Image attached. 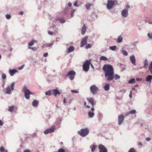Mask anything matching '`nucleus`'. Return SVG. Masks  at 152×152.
<instances>
[{
    "label": "nucleus",
    "instance_id": "obj_1",
    "mask_svg": "<svg viewBox=\"0 0 152 152\" xmlns=\"http://www.w3.org/2000/svg\"><path fill=\"white\" fill-rule=\"evenodd\" d=\"M105 74V76L107 81L112 80L114 77V69L112 66L105 64L103 67Z\"/></svg>",
    "mask_w": 152,
    "mask_h": 152
},
{
    "label": "nucleus",
    "instance_id": "obj_2",
    "mask_svg": "<svg viewBox=\"0 0 152 152\" xmlns=\"http://www.w3.org/2000/svg\"><path fill=\"white\" fill-rule=\"evenodd\" d=\"M14 89V83H11L10 86H8L4 89V92L7 94H10L12 93V91Z\"/></svg>",
    "mask_w": 152,
    "mask_h": 152
},
{
    "label": "nucleus",
    "instance_id": "obj_3",
    "mask_svg": "<svg viewBox=\"0 0 152 152\" xmlns=\"http://www.w3.org/2000/svg\"><path fill=\"white\" fill-rule=\"evenodd\" d=\"M22 91L24 93V96L25 98L29 100L30 98V95L32 94V93L30 90L26 86L23 87L22 89Z\"/></svg>",
    "mask_w": 152,
    "mask_h": 152
},
{
    "label": "nucleus",
    "instance_id": "obj_4",
    "mask_svg": "<svg viewBox=\"0 0 152 152\" xmlns=\"http://www.w3.org/2000/svg\"><path fill=\"white\" fill-rule=\"evenodd\" d=\"M89 130L88 128L81 129L80 131H78V134L82 137H85L88 134Z\"/></svg>",
    "mask_w": 152,
    "mask_h": 152
},
{
    "label": "nucleus",
    "instance_id": "obj_5",
    "mask_svg": "<svg viewBox=\"0 0 152 152\" xmlns=\"http://www.w3.org/2000/svg\"><path fill=\"white\" fill-rule=\"evenodd\" d=\"M90 64V61L88 60H86L85 61L83 66V70L86 72H88L89 69V65Z\"/></svg>",
    "mask_w": 152,
    "mask_h": 152
},
{
    "label": "nucleus",
    "instance_id": "obj_6",
    "mask_svg": "<svg viewBox=\"0 0 152 152\" xmlns=\"http://www.w3.org/2000/svg\"><path fill=\"white\" fill-rule=\"evenodd\" d=\"M90 90L93 94H96L97 91L99 90V89L96 85H94L91 86Z\"/></svg>",
    "mask_w": 152,
    "mask_h": 152
},
{
    "label": "nucleus",
    "instance_id": "obj_7",
    "mask_svg": "<svg viewBox=\"0 0 152 152\" xmlns=\"http://www.w3.org/2000/svg\"><path fill=\"white\" fill-rule=\"evenodd\" d=\"M75 74L76 73L74 71L71 70L66 75V76H69L70 79L71 80H72L74 78L75 75Z\"/></svg>",
    "mask_w": 152,
    "mask_h": 152
},
{
    "label": "nucleus",
    "instance_id": "obj_8",
    "mask_svg": "<svg viewBox=\"0 0 152 152\" xmlns=\"http://www.w3.org/2000/svg\"><path fill=\"white\" fill-rule=\"evenodd\" d=\"M114 4V1H113L108 0L107 4V7L108 10H110L112 9Z\"/></svg>",
    "mask_w": 152,
    "mask_h": 152
},
{
    "label": "nucleus",
    "instance_id": "obj_9",
    "mask_svg": "<svg viewBox=\"0 0 152 152\" xmlns=\"http://www.w3.org/2000/svg\"><path fill=\"white\" fill-rule=\"evenodd\" d=\"M55 129V126H53L50 129H48L45 130L44 132V134H47L48 133H53Z\"/></svg>",
    "mask_w": 152,
    "mask_h": 152
},
{
    "label": "nucleus",
    "instance_id": "obj_10",
    "mask_svg": "<svg viewBox=\"0 0 152 152\" xmlns=\"http://www.w3.org/2000/svg\"><path fill=\"white\" fill-rule=\"evenodd\" d=\"M99 152H107V150L106 147L102 144H100L98 147Z\"/></svg>",
    "mask_w": 152,
    "mask_h": 152
},
{
    "label": "nucleus",
    "instance_id": "obj_11",
    "mask_svg": "<svg viewBox=\"0 0 152 152\" xmlns=\"http://www.w3.org/2000/svg\"><path fill=\"white\" fill-rule=\"evenodd\" d=\"M88 36H86L83 37L82 39L81 42V47H83L86 45L87 43V40L88 39Z\"/></svg>",
    "mask_w": 152,
    "mask_h": 152
},
{
    "label": "nucleus",
    "instance_id": "obj_12",
    "mask_svg": "<svg viewBox=\"0 0 152 152\" xmlns=\"http://www.w3.org/2000/svg\"><path fill=\"white\" fill-rule=\"evenodd\" d=\"M124 116L123 115H118V124L120 125L122 124L124 121Z\"/></svg>",
    "mask_w": 152,
    "mask_h": 152
},
{
    "label": "nucleus",
    "instance_id": "obj_13",
    "mask_svg": "<svg viewBox=\"0 0 152 152\" xmlns=\"http://www.w3.org/2000/svg\"><path fill=\"white\" fill-rule=\"evenodd\" d=\"M122 17L124 18H126L128 15V11L126 9H124L122 10L121 12Z\"/></svg>",
    "mask_w": 152,
    "mask_h": 152
},
{
    "label": "nucleus",
    "instance_id": "obj_14",
    "mask_svg": "<svg viewBox=\"0 0 152 152\" xmlns=\"http://www.w3.org/2000/svg\"><path fill=\"white\" fill-rule=\"evenodd\" d=\"M87 99L88 102L91 104L92 107L91 108V110L92 111H94V99L93 98H88Z\"/></svg>",
    "mask_w": 152,
    "mask_h": 152
},
{
    "label": "nucleus",
    "instance_id": "obj_15",
    "mask_svg": "<svg viewBox=\"0 0 152 152\" xmlns=\"http://www.w3.org/2000/svg\"><path fill=\"white\" fill-rule=\"evenodd\" d=\"M129 59L131 63L133 64L136 65V59L135 56L134 55L131 56L129 57Z\"/></svg>",
    "mask_w": 152,
    "mask_h": 152
},
{
    "label": "nucleus",
    "instance_id": "obj_16",
    "mask_svg": "<svg viewBox=\"0 0 152 152\" xmlns=\"http://www.w3.org/2000/svg\"><path fill=\"white\" fill-rule=\"evenodd\" d=\"M18 71L15 69H10L9 72L11 76H13Z\"/></svg>",
    "mask_w": 152,
    "mask_h": 152
},
{
    "label": "nucleus",
    "instance_id": "obj_17",
    "mask_svg": "<svg viewBox=\"0 0 152 152\" xmlns=\"http://www.w3.org/2000/svg\"><path fill=\"white\" fill-rule=\"evenodd\" d=\"M53 94L55 96H56L58 95H60L61 93L57 89H55L53 90Z\"/></svg>",
    "mask_w": 152,
    "mask_h": 152
},
{
    "label": "nucleus",
    "instance_id": "obj_18",
    "mask_svg": "<svg viewBox=\"0 0 152 152\" xmlns=\"http://www.w3.org/2000/svg\"><path fill=\"white\" fill-rule=\"evenodd\" d=\"M88 115L89 117L90 118H93L94 115V111L92 112L91 110V109L90 110L88 111Z\"/></svg>",
    "mask_w": 152,
    "mask_h": 152
},
{
    "label": "nucleus",
    "instance_id": "obj_19",
    "mask_svg": "<svg viewBox=\"0 0 152 152\" xmlns=\"http://www.w3.org/2000/svg\"><path fill=\"white\" fill-rule=\"evenodd\" d=\"M54 44L53 42H52L50 43H45L42 46V48H45L47 47H50L51 46L53 45Z\"/></svg>",
    "mask_w": 152,
    "mask_h": 152
},
{
    "label": "nucleus",
    "instance_id": "obj_20",
    "mask_svg": "<svg viewBox=\"0 0 152 152\" xmlns=\"http://www.w3.org/2000/svg\"><path fill=\"white\" fill-rule=\"evenodd\" d=\"M38 101L36 100H35L33 101V102H32V105L34 107H37L38 106Z\"/></svg>",
    "mask_w": 152,
    "mask_h": 152
},
{
    "label": "nucleus",
    "instance_id": "obj_21",
    "mask_svg": "<svg viewBox=\"0 0 152 152\" xmlns=\"http://www.w3.org/2000/svg\"><path fill=\"white\" fill-rule=\"evenodd\" d=\"M75 50V48L74 46H70L68 49L67 52L68 53H70L74 51Z\"/></svg>",
    "mask_w": 152,
    "mask_h": 152
},
{
    "label": "nucleus",
    "instance_id": "obj_22",
    "mask_svg": "<svg viewBox=\"0 0 152 152\" xmlns=\"http://www.w3.org/2000/svg\"><path fill=\"white\" fill-rule=\"evenodd\" d=\"M37 41L35 40H32L31 41L29 42L28 44V46L31 47L33 46L35 43H37Z\"/></svg>",
    "mask_w": 152,
    "mask_h": 152
},
{
    "label": "nucleus",
    "instance_id": "obj_23",
    "mask_svg": "<svg viewBox=\"0 0 152 152\" xmlns=\"http://www.w3.org/2000/svg\"><path fill=\"white\" fill-rule=\"evenodd\" d=\"M86 26L85 24H84L81 29V33L82 34H84L85 33L86 31Z\"/></svg>",
    "mask_w": 152,
    "mask_h": 152
},
{
    "label": "nucleus",
    "instance_id": "obj_24",
    "mask_svg": "<svg viewBox=\"0 0 152 152\" xmlns=\"http://www.w3.org/2000/svg\"><path fill=\"white\" fill-rule=\"evenodd\" d=\"M46 96H50L53 94V90H50L48 91L45 93Z\"/></svg>",
    "mask_w": 152,
    "mask_h": 152
},
{
    "label": "nucleus",
    "instance_id": "obj_25",
    "mask_svg": "<svg viewBox=\"0 0 152 152\" xmlns=\"http://www.w3.org/2000/svg\"><path fill=\"white\" fill-rule=\"evenodd\" d=\"M15 108V106H9L8 108V111L10 112H12Z\"/></svg>",
    "mask_w": 152,
    "mask_h": 152
},
{
    "label": "nucleus",
    "instance_id": "obj_26",
    "mask_svg": "<svg viewBox=\"0 0 152 152\" xmlns=\"http://www.w3.org/2000/svg\"><path fill=\"white\" fill-rule=\"evenodd\" d=\"M152 79V76L151 75H148L145 78V80L148 82L150 81Z\"/></svg>",
    "mask_w": 152,
    "mask_h": 152
},
{
    "label": "nucleus",
    "instance_id": "obj_27",
    "mask_svg": "<svg viewBox=\"0 0 152 152\" xmlns=\"http://www.w3.org/2000/svg\"><path fill=\"white\" fill-rule=\"evenodd\" d=\"M121 52L123 55L125 56H127L128 55V52L125 50L122 49L121 50Z\"/></svg>",
    "mask_w": 152,
    "mask_h": 152
},
{
    "label": "nucleus",
    "instance_id": "obj_28",
    "mask_svg": "<svg viewBox=\"0 0 152 152\" xmlns=\"http://www.w3.org/2000/svg\"><path fill=\"white\" fill-rule=\"evenodd\" d=\"M109 84H106L104 87V89L105 91H107L110 89Z\"/></svg>",
    "mask_w": 152,
    "mask_h": 152
},
{
    "label": "nucleus",
    "instance_id": "obj_29",
    "mask_svg": "<svg viewBox=\"0 0 152 152\" xmlns=\"http://www.w3.org/2000/svg\"><path fill=\"white\" fill-rule=\"evenodd\" d=\"M96 147V146L95 145H93L92 146H90V148H91V151L92 152L94 151Z\"/></svg>",
    "mask_w": 152,
    "mask_h": 152
},
{
    "label": "nucleus",
    "instance_id": "obj_30",
    "mask_svg": "<svg viewBox=\"0 0 152 152\" xmlns=\"http://www.w3.org/2000/svg\"><path fill=\"white\" fill-rule=\"evenodd\" d=\"M28 49H31L33 51H35L37 50L38 49V48L36 47H31L30 46H28Z\"/></svg>",
    "mask_w": 152,
    "mask_h": 152
},
{
    "label": "nucleus",
    "instance_id": "obj_31",
    "mask_svg": "<svg viewBox=\"0 0 152 152\" xmlns=\"http://www.w3.org/2000/svg\"><path fill=\"white\" fill-rule=\"evenodd\" d=\"M123 40V38L121 36H119L117 39V42L118 43H121L122 42Z\"/></svg>",
    "mask_w": 152,
    "mask_h": 152
},
{
    "label": "nucleus",
    "instance_id": "obj_32",
    "mask_svg": "<svg viewBox=\"0 0 152 152\" xmlns=\"http://www.w3.org/2000/svg\"><path fill=\"white\" fill-rule=\"evenodd\" d=\"M135 81V79L134 78H132L129 81L128 83L129 84H132L134 83Z\"/></svg>",
    "mask_w": 152,
    "mask_h": 152
},
{
    "label": "nucleus",
    "instance_id": "obj_33",
    "mask_svg": "<svg viewBox=\"0 0 152 152\" xmlns=\"http://www.w3.org/2000/svg\"><path fill=\"white\" fill-rule=\"evenodd\" d=\"M148 61L147 59H146L144 61V64L143 66V67L144 68H146L147 66H148Z\"/></svg>",
    "mask_w": 152,
    "mask_h": 152
},
{
    "label": "nucleus",
    "instance_id": "obj_34",
    "mask_svg": "<svg viewBox=\"0 0 152 152\" xmlns=\"http://www.w3.org/2000/svg\"><path fill=\"white\" fill-rule=\"evenodd\" d=\"M58 20L61 23H64L65 22V20L62 18H59L58 19Z\"/></svg>",
    "mask_w": 152,
    "mask_h": 152
},
{
    "label": "nucleus",
    "instance_id": "obj_35",
    "mask_svg": "<svg viewBox=\"0 0 152 152\" xmlns=\"http://www.w3.org/2000/svg\"><path fill=\"white\" fill-rule=\"evenodd\" d=\"M136 111L135 110H132L130 111L128 113H127L128 115L129 114H134L136 113Z\"/></svg>",
    "mask_w": 152,
    "mask_h": 152
},
{
    "label": "nucleus",
    "instance_id": "obj_36",
    "mask_svg": "<svg viewBox=\"0 0 152 152\" xmlns=\"http://www.w3.org/2000/svg\"><path fill=\"white\" fill-rule=\"evenodd\" d=\"M149 69L150 71L151 74L152 75V61L149 65Z\"/></svg>",
    "mask_w": 152,
    "mask_h": 152
},
{
    "label": "nucleus",
    "instance_id": "obj_37",
    "mask_svg": "<svg viewBox=\"0 0 152 152\" xmlns=\"http://www.w3.org/2000/svg\"><path fill=\"white\" fill-rule=\"evenodd\" d=\"M109 48L112 50L114 51L116 48V46H110L109 47Z\"/></svg>",
    "mask_w": 152,
    "mask_h": 152
},
{
    "label": "nucleus",
    "instance_id": "obj_38",
    "mask_svg": "<svg viewBox=\"0 0 152 152\" xmlns=\"http://www.w3.org/2000/svg\"><path fill=\"white\" fill-rule=\"evenodd\" d=\"M100 59L103 61H106L107 60V58L104 56H102L100 57Z\"/></svg>",
    "mask_w": 152,
    "mask_h": 152
},
{
    "label": "nucleus",
    "instance_id": "obj_39",
    "mask_svg": "<svg viewBox=\"0 0 152 152\" xmlns=\"http://www.w3.org/2000/svg\"><path fill=\"white\" fill-rule=\"evenodd\" d=\"M5 17L7 20L10 19L11 18V15L10 14H6L5 15Z\"/></svg>",
    "mask_w": 152,
    "mask_h": 152
},
{
    "label": "nucleus",
    "instance_id": "obj_40",
    "mask_svg": "<svg viewBox=\"0 0 152 152\" xmlns=\"http://www.w3.org/2000/svg\"><path fill=\"white\" fill-rule=\"evenodd\" d=\"M75 10L74 9H72L71 10V12L70 14L71 16V17L72 18L73 16H74V13L75 12Z\"/></svg>",
    "mask_w": 152,
    "mask_h": 152
},
{
    "label": "nucleus",
    "instance_id": "obj_41",
    "mask_svg": "<svg viewBox=\"0 0 152 152\" xmlns=\"http://www.w3.org/2000/svg\"><path fill=\"white\" fill-rule=\"evenodd\" d=\"M128 152H136V151L133 148H130Z\"/></svg>",
    "mask_w": 152,
    "mask_h": 152
},
{
    "label": "nucleus",
    "instance_id": "obj_42",
    "mask_svg": "<svg viewBox=\"0 0 152 152\" xmlns=\"http://www.w3.org/2000/svg\"><path fill=\"white\" fill-rule=\"evenodd\" d=\"M91 5V4H87L86 5V7L87 9H88L90 7Z\"/></svg>",
    "mask_w": 152,
    "mask_h": 152
},
{
    "label": "nucleus",
    "instance_id": "obj_43",
    "mask_svg": "<svg viewBox=\"0 0 152 152\" xmlns=\"http://www.w3.org/2000/svg\"><path fill=\"white\" fill-rule=\"evenodd\" d=\"M147 35L149 38L152 39V32L148 33Z\"/></svg>",
    "mask_w": 152,
    "mask_h": 152
},
{
    "label": "nucleus",
    "instance_id": "obj_44",
    "mask_svg": "<svg viewBox=\"0 0 152 152\" xmlns=\"http://www.w3.org/2000/svg\"><path fill=\"white\" fill-rule=\"evenodd\" d=\"M120 76H119L118 75L115 74V75L114 78L115 80L119 79L120 78Z\"/></svg>",
    "mask_w": 152,
    "mask_h": 152
},
{
    "label": "nucleus",
    "instance_id": "obj_45",
    "mask_svg": "<svg viewBox=\"0 0 152 152\" xmlns=\"http://www.w3.org/2000/svg\"><path fill=\"white\" fill-rule=\"evenodd\" d=\"M5 150L3 147L1 146L0 147V151L1 152H4Z\"/></svg>",
    "mask_w": 152,
    "mask_h": 152
},
{
    "label": "nucleus",
    "instance_id": "obj_46",
    "mask_svg": "<svg viewBox=\"0 0 152 152\" xmlns=\"http://www.w3.org/2000/svg\"><path fill=\"white\" fill-rule=\"evenodd\" d=\"M6 78V75L4 74H2L1 75V78L2 79H5Z\"/></svg>",
    "mask_w": 152,
    "mask_h": 152
},
{
    "label": "nucleus",
    "instance_id": "obj_47",
    "mask_svg": "<svg viewBox=\"0 0 152 152\" xmlns=\"http://www.w3.org/2000/svg\"><path fill=\"white\" fill-rule=\"evenodd\" d=\"M65 150L63 148H61L58 149V152H65Z\"/></svg>",
    "mask_w": 152,
    "mask_h": 152
},
{
    "label": "nucleus",
    "instance_id": "obj_48",
    "mask_svg": "<svg viewBox=\"0 0 152 152\" xmlns=\"http://www.w3.org/2000/svg\"><path fill=\"white\" fill-rule=\"evenodd\" d=\"M71 91L72 92V93H79V91H77L76 90H72Z\"/></svg>",
    "mask_w": 152,
    "mask_h": 152
},
{
    "label": "nucleus",
    "instance_id": "obj_49",
    "mask_svg": "<svg viewBox=\"0 0 152 152\" xmlns=\"http://www.w3.org/2000/svg\"><path fill=\"white\" fill-rule=\"evenodd\" d=\"M24 66V65H22L20 66L19 67L18 69L19 70H21L23 69V68Z\"/></svg>",
    "mask_w": 152,
    "mask_h": 152
},
{
    "label": "nucleus",
    "instance_id": "obj_50",
    "mask_svg": "<svg viewBox=\"0 0 152 152\" xmlns=\"http://www.w3.org/2000/svg\"><path fill=\"white\" fill-rule=\"evenodd\" d=\"M91 45L90 44H88L86 46V49H88L91 48Z\"/></svg>",
    "mask_w": 152,
    "mask_h": 152
},
{
    "label": "nucleus",
    "instance_id": "obj_51",
    "mask_svg": "<svg viewBox=\"0 0 152 152\" xmlns=\"http://www.w3.org/2000/svg\"><path fill=\"white\" fill-rule=\"evenodd\" d=\"M48 33L49 35H52L53 34V33L51 31H49L48 32Z\"/></svg>",
    "mask_w": 152,
    "mask_h": 152
},
{
    "label": "nucleus",
    "instance_id": "obj_52",
    "mask_svg": "<svg viewBox=\"0 0 152 152\" xmlns=\"http://www.w3.org/2000/svg\"><path fill=\"white\" fill-rule=\"evenodd\" d=\"M86 102H84V105L85 106H86V107H87V108H90V107L89 106L86 105Z\"/></svg>",
    "mask_w": 152,
    "mask_h": 152
},
{
    "label": "nucleus",
    "instance_id": "obj_53",
    "mask_svg": "<svg viewBox=\"0 0 152 152\" xmlns=\"http://www.w3.org/2000/svg\"><path fill=\"white\" fill-rule=\"evenodd\" d=\"M77 1H76L74 3V6L75 7L77 6Z\"/></svg>",
    "mask_w": 152,
    "mask_h": 152
},
{
    "label": "nucleus",
    "instance_id": "obj_54",
    "mask_svg": "<svg viewBox=\"0 0 152 152\" xmlns=\"http://www.w3.org/2000/svg\"><path fill=\"white\" fill-rule=\"evenodd\" d=\"M48 53H45L44 55H43V56L45 57H46L48 55Z\"/></svg>",
    "mask_w": 152,
    "mask_h": 152
},
{
    "label": "nucleus",
    "instance_id": "obj_55",
    "mask_svg": "<svg viewBox=\"0 0 152 152\" xmlns=\"http://www.w3.org/2000/svg\"><path fill=\"white\" fill-rule=\"evenodd\" d=\"M138 145L139 146H142V143L141 142H139L138 143Z\"/></svg>",
    "mask_w": 152,
    "mask_h": 152
},
{
    "label": "nucleus",
    "instance_id": "obj_56",
    "mask_svg": "<svg viewBox=\"0 0 152 152\" xmlns=\"http://www.w3.org/2000/svg\"><path fill=\"white\" fill-rule=\"evenodd\" d=\"M3 123L2 121L0 119V126H2L3 125Z\"/></svg>",
    "mask_w": 152,
    "mask_h": 152
},
{
    "label": "nucleus",
    "instance_id": "obj_57",
    "mask_svg": "<svg viewBox=\"0 0 152 152\" xmlns=\"http://www.w3.org/2000/svg\"><path fill=\"white\" fill-rule=\"evenodd\" d=\"M146 140L147 141H149L151 140V139L149 137H147L146 138Z\"/></svg>",
    "mask_w": 152,
    "mask_h": 152
},
{
    "label": "nucleus",
    "instance_id": "obj_58",
    "mask_svg": "<svg viewBox=\"0 0 152 152\" xmlns=\"http://www.w3.org/2000/svg\"><path fill=\"white\" fill-rule=\"evenodd\" d=\"M132 91H130V93L129 95V97L130 98H132Z\"/></svg>",
    "mask_w": 152,
    "mask_h": 152
},
{
    "label": "nucleus",
    "instance_id": "obj_59",
    "mask_svg": "<svg viewBox=\"0 0 152 152\" xmlns=\"http://www.w3.org/2000/svg\"><path fill=\"white\" fill-rule=\"evenodd\" d=\"M136 80L137 81H140L142 79H140V78H137L136 79Z\"/></svg>",
    "mask_w": 152,
    "mask_h": 152
},
{
    "label": "nucleus",
    "instance_id": "obj_60",
    "mask_svg": "<svg viewBox=\"0 0 152 152\" xmlns=\"http://www.w3.org/2000/svg\"><path fill=\"white\" fill-rule=\"evenodd\" d=\"M23 14V11H21L19 13V14L20 15H22Z\"/></svg>",
    "mask_w": 152,
    "mask_h": 152
},
{
    "label": "nucleus",
    "instance_id": "obj_61",
    "mask_svg": "<svg viewBox=\"0 0 152 152\" xmlns=\"http://www.w3.org/2000/svg\"><path fill=\"white\" fill-rule=\"evenodd\" d=\"M63 102L64 104L66 103V99L65 98L64 99Z\"/></svg>",
    "mask_w": 152,
    "mask_h": 152
},
{
    "label": "nucleus",
    "instance_id": "obj_62",
    "mask_svg": "<svg viewBox=\"0 0 152 152\" xmlns=\"http://www.w3.org/2000/svg\"><path fill=\"white\" fill-rule=\"evenodd\" d=\"M102 115V114L101 113H99L98 114V116L99 117H101V116Z\"/></svg>",
    "mask_w": 152,
    "mask_h": 152
},
{
    "label": "nucleus",
    "instance_id": "obj_63",
    "mask_svg": "<svg viewBox=\"0 0 152 152\" xmlns=\"http://www.w3.org/2000/svg\"><path fill=\"white\" fill-rule=\"evenodd\" d=\"M68 5L69 7H70L72 5V3L71 2H69L68 4Z\"/></svg>",
    "mask_w": 152,
    "mask_h": 152
},
{
    "label": "nucleus",
    "instance_id": "obj_64",
    "mask_svg": "<svg viewBox=\"0 0 152 152\" xmlns=\"http://www.w3.org/2000/svg\"><path fill=\"white\" fill-rule=\"evenodd\" d=\"M24 152H30V151L29 150H24Z\"/></svg>",
    "mask_w": 152,
    "mask_h": 152
}]
</instances>
